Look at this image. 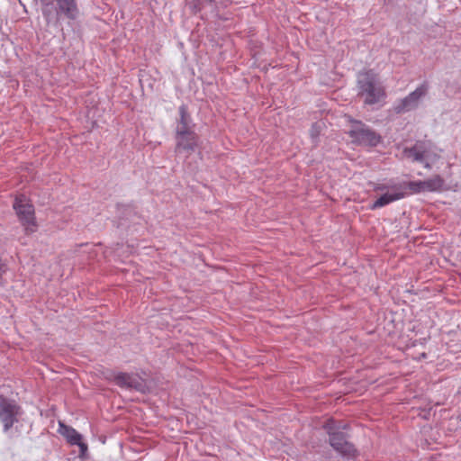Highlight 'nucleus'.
Wrapping results in <instances>:
<instances>
[{"mask_svg":"<svg viewBox=\"0 0 461 461\" xmlns=\"http://www.w3.org/2000/svg\"><path fill=\"white\" fill-rule=\"evenodd\" d=\"M360 94L365 95V104H374L385 96L384 87L378 82L376 75L372 71L361 73L358 76Z\"/></svg>","mask_w":461,"mask_h":461,"instance_id":"obj_1","label":"nucleus"},{"mask_svg":"<svg viewBox=\"0 0 461 461\" xmlns=\"http://www.w3.org/2000/svg\"><path fill=\"white\" fill-rule=\"evenodd\" d=\"M13 207L26 232H35L37 224L35 221L34 208L27 198L24 195L17 196L14 202Z\"/></svg>","mask_w":461,"mask_h":461,"instance_id":"obj_2","label":"nucleus"},{"mask_svg":"<svg viewBox=\"0 0 461 461\" xmlns=\"http://www.w3.org/2000/svg\"><path fill=\"white\" fill-rule=\"evenodd\" d=\"M348 134L353 142L360 145L376 146L381 140L378 134L361 122H355L348 131Z\"/></svg>","mask_w":461,"mask_h":461,"instance_id":"obj_3","label":"nucleus"},{"mask_svg":"<svg viewBox=\"0 0 461 461\" xmlns=\"http://www.w3.org/2000/svg\"><path fill=\"white\" fill-rule=\"evenodd\" d=\"M330 435V443L331 447L343 456H355L356 449L346 440V435L340 431H335V421L330 420L325 425Z\"/></svg>","mask_w":461,"mask_h":461,"instance_id":"obj_4","label":"nucleus"},{"mask_svg":"<svg viewBox=\"0 0 461 461\" xmlns=\"http://www.w3.org/2000/svg\"><path fill=\"white\" fill-rule=\"evenodd\" d=\"M428 87L425 85L418 86L404 98L399 100L394 105L397 113H404L419 107L422 98L427 95Z\"/></svg>","mask_w":461,"mask_h":461,"instance_id":"obj_5","label":"nucleus"},{"mask_svg":"<svg viewBox=\"0 0 461 461\" xmlns=\"http://www.w3.org/2000/svg\"><path fill=\"white\" fill-rule=\"evenodd\" d=\"M20 414V407L14 402L0 398V421L3 423L5 432L18 421Z\"/></svg>","mask_w":461,"mask_h":461,"instance_id":"obj_6","label":"nucleus"},{"mask_svg":"<svg viewBox=\"0 0 461 461\" xmlns=\"http://www.w3.org/2000/svg\"><path fill=\"white\" fill-rule=\"evenodd\" d=\"M405 156L412 161L420 162L426 168H430V163L438 159V156L430 151L423 144H416L405 150Z\"/></svg>","mask_w":461,"mask_h":461,"instance_id":"obj_7","label":"nucleus"},{"mask_svg":"<svg viewBox=\"0 0 461 461\" xmlns=\"http://www.w3.org/2000/svg\"><path fill=\"white\" fill-rule=\"evenodd\" d=\"M444 180L439 176L421 181H411L407 183V187L413 194L425 192H438L442 189Z\"/></svg>","mask_w":461,"mask_h":461,"instance_id":"obj_8","label":"nucleus"},{"mask_svg":"<svg viewBox=\"0 0 461 461\" xmlns=\"http://www.w3.org/2000/svg\"><path fill=\"white\" fill-rule=\"evenodd\" d=\"M405 192L401 185H394L386 193L382 194L377 200H375L371 205L370 209L375 210L377 208L384 207L394 201L403 198Z\"/></svg>","mask_w":461,"mask_h":461,"instance_id":"obj_9","label":"nucleus"},{"mask_svg":"<svg viewBox=\"0 0 461 461\" xmlns=\"http://www.w3.org/2000/svg\"><path fill=\"white\" fill-rule=\"evenodd\" d=\"M116 384L123 388L134 389L136 391L143 392L145 385L140 377L137 375L119 373L114 376Z\"/></svg>","mask_w":461,"mask_h":461,"instance_id":"obj_10","label":"nucleus"},{"mask_svg":"<svg viewBox=\"0 0 461 461\" xmlns=\"http://www.w3.org/2000/svg\"><path fill=\"white\" fill-rule=\"evenodd\" d=\"M55 2L57 19L64 17L74 20L77 17L79 12L75 0H55Z\"/></svg>","mask_w":461,"mask_h":461,"instance_id":"obj_11","label":"nucleus"},{"mask_svg":"<svg viewBox=\"0 0 461 461\" xmlns=\"http://www.w3.org/2000/svg\"><path fill=\"white\" fill-rule=\"evenodd\" d=\"M197 145V136L195 133H187L176 135V152L193 151Z\"/></svg>","mask_w":461,"mask_h":461,"instance_id":"obj_12","label":"nucleus"},{"mask_svg":"<svg viewBox=\"0 0 461 461\" xmlns=\"http://www.w3.org/2000/svg\"><path fill=\"white\" fill-rule=\"evenodd\" d=\"M180 120L176 126V135H183L187 133H194L191 128V118L187 113L185 105L179 107Z\"/></svg>","mask_w":461,"mask_h":461,"instance_id":"obj_13","label":"nucleus"},{"mask_svg":"<svg viewBox=\"0 0 461 461\" xmlns=\"http://www.w3.org/2000/svg\"><path fill=\"white\" fill-rule=\"evenodd\" d=\"M59 432L72 445H75L76 443H79V441L82 439V435L79 434L76 429H74L73 428L65 426L63 424H60Z\"/></svg>","mask_w":461,"mask_h":461,"instance_id":"obj_14","label":"nucleus"},{"mask_svg":"<svg viewBox=\"0 0 461 461\" xmlns=\"http://www.w3.org/2000/svg\"><path fill=\"white\" fill-rule=\"evenodd\" d=\"M75 445H77L80 449V456H84L87 451V445L82 441V439L79 441V443H76Z\"/></svg>","mask_w":461,"mask_h":461,"instance_id":"obj_15","label":"nucleus"},{"mask_svg":"<svg viewBox=\"0 0 461 461\" xmlns=\"http://www.w3.org/2000/svg\"><path fill=\"white\" fill-rule=\"evenodd\" d=\"M42 12H43V15L46 17V19L48 21H50L52 14H51V11H50L49 5L44 7Z\"/></svg>","mask_w":461,"mask_h":461,"instance_id":"obj_16","label":"nucleus"},{"mask_svg":"<svg viewBox=\"0 0 461 461\" xmlns=\"http://www.w3.org/2000/svg\"><path fill=\"white\" fill-rule=\"evenodd\" d=\"M5 265L4 264V262L2 261V259L0 258V275L5 272Z\"/></svg>","mask_w":461,"mask_h":461,"instance_id":"obj_17","label":"nucleus"},{"mask_svg":"<svg viewBox=\"0 0 461 461\" xmlns=\"http://www.w3.org/2000/svg\"><path fill=\"white\" fill-rule=\"evenodd\" d=\"M311 134H312V138H314L316 136L315 126H312V131H311Z\"/></svg>","mask_w":461,"mask_h":461,"instance_id":"obj_18","label":"nucleus"},{"mask_svg":"<svg viewBox=\"0 0 461 461\" xmlns=\"http://www.w3.org/2000/svg\"><path fill=\"white\" fill-rule=\"evenodd\" d=\"M340 428L345 429V426L337 425V424L335 423V429H334L335 431H337V429H340Z\"/></svg>","mask_w":461,"mask_h":461,"instance_id":"obj_19","label":"nucleus"},{"mask_svg":"<svg viewBox=\"0 0 461 461\" xmlns=\"http://www.w3.org/2000/svg\"><path fill=\"white\" fill-rule=\"evenodd\" d=\"M384 189H385V186H384V185H379V186H377V187H376V190H381V191H383V190H384Z\"/></svg>","mask_w":461,"mask_h":461,"instance_id":"obj_20","label":"nucleus"},{"mask_svg":"<svg viewBox=\"0 0 461 461\" xmlns=\"http://www.w3.org/2000/svg\"><path fill=\"white\" fill-rule=\"evenodd\" d=\"M208 1L211 2V3H214L215 2V0H208Z\"/></svg>","mask_w":461,"mask_h":461,"instance_id":"obj_21","label":"nucleus"}]
</instances>
